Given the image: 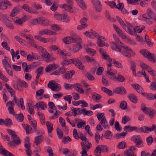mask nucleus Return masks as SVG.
Here are the masks:
<instances>
[{
	"mask_svg": "<svg viewBox=\"0 0 156 156\" xmlns=\"http://www.w3.org/2000/svg\"><path fill=\"white\" fill-rule=\"evenodd\" d=\"M46 126L47 127L48 133H51L53 129V126L52 124L50 122H46Z\"/></svg>",
	"mask_w": 156,
	"mask_h": 156,
	"instance_id": "nucleus-18",
	"label": "nucleus"
},
{
	"mask_svg": "<svg viewBox=\"0 0 156 156\" xmlns=\"http://www.w3.org/2000/svg\"><path fill=\"white\" fill-rule=\"evenodd\" d=\"M78 85H79V86L80 85L78 83H76L73 85L65 83L64 85V87L65 89L66 90H70L72 89V88L76 87V86Z\"/></svg>",
	"mask_w": 156,
	"mask_h": 156,
	"instance_id": "nucleus-17",
	"label": "nucleus"
},
{
	"mask_svg": "<svg viewBox=\"0 0 156 156\" xmlns=\"http://www.w3.org/2000/svg\"><path fill=\"white\" fill-rule=\"evenodd\" d=\"M23 86L21 84V83L20 81H19L17 83V85L16 86L14 85V87L16 88V87L17 89L21 91L23 90Z\"/></svg>",
	"mask_w": 156,
	"mask_h": 156,
	"instance_id": "nucleus-41",
	"label": "nucleus"
},
{
	"mask_svg": "<svg viewBox=\"0 0 156 156\" xmlns=\"http://www.w3.org/2000/svg\"><path fill=\"white\" fill-rule=\"evenodd\" d=\"M80 7L83 9H85L87 8L86 5L83 0H81L78 3Z\"/></svg>",
	"mask_w": 156,
	"mask_h": 156,
	"instance_id": "nucleus-50",
	"label": "nucleus"
},
{
	"mask_svg": "<svg viewBox=\"0 0 156 156\" xmlns=\"http://www.w3.org/2000/svg\"><path fill=\"white\" fill-rule=\"evenodd\" d=\"M61 21L68 23L69 21L70 18L66 15L63 14L62 16Z\"/></svg>",
	"mask_w": 156,
	"mask_h": 156,
	"instance_id": "nucleus-28",
	"label": "nucleus"
},
{
	"mask_svg": "<svg viewBox=\"0 0 156 156\" xmlns=\"http://www.w3.org/2000/svg\"><path fill=\"white\" fill-rule=\"evenodd\" d=\"M141 140L140 135L133 136L131 138V140L136 143L138 141Z\"/></svg>",
	"mask_w": 156,
	"mask_h": 156,
	"instance_id": "nucleus-31",
	"label": "nucleus"
},
{
	"mask_svg": "<svg viewBox=\"0 0 156 156\" xmlns=\"http://www.w3.org/2000/svg\"><path fill=\"white\" fill-rule=\"evenodd\" d=\"M27 104L28 105L27 108H28V111L29 113L30 114H34V112H33L34 108L33 105L30 103H27Z\"/></svg>",
	"mask_w": 156,
	"mask_h": 156,
	"instance_id": "nucleus-33",
	"label": "nucleus"
},
{
	"mask_svg": "<svg viewBox=\"0 0 156 156\" xmlns=\"http://www.w3.org/2000/svg\"><path fill=\"white\" fill-rule=\"evenodd\" d=\"M134 152L131 150L127 149L124 152V154L126 156H136L134 155Z\"/></svg>",
	"mask_w": 156,
	"mask_h": 156,
	"instance_id": "nucleus-35",
	"label": "nucleus"
},
{
	"mask_svg": "<svg viewBox=\"0 0 156 156\" xmlns=\"http://www.w3.org/2000/svg\"><path fill=\"white\" fill-rule=\"evenodd\" d=\"M0 154L5 156H16L5 149L2 150V152H1Z\"/></svg>",
	"mask_w": 156,
	"mask_h": 156,
	"instance_id": "nucleus-24",
	"label": "nucleus"
},
{
	"mask_svg": "<svg viewBox=\"0 0 156 156\" xmlns=\"http://www.w3.org/2000/svg\"><path fill=\"white\" fill-rule=\"evenodd\" d=\"M140 53H141L143 56L145 58H147L149 59L152 54L150 53L147 50L145 49H144L140 51Z\"/></svg>",
	"mask_w": 156,
	"mask_h": 156,
	"instance_id": "nucleus-11",
	"label": "nucleus"
},
{
	"mask_svg": "<svg viewBox=\"0 0 156 156\" xmlns=\"http://www.w3.org/2000/svg\"><path fill=\"white\" fill-rule=\"evenodd\" d=\"M7 131L9 134L11 135L12 139H15L16 137L18 136L16 134V132L11 129H8Z\"/></svg>",
	"mask_w": 156,
	"mask_h": 156,
	"instance_id": "nucleus-25",
	"label": "nucleus"
},
{
	"mask_svg": "<svg viewBox=\"0 0 156 156\" xmlns=\"http://www.w3.org/2000/svg\"><path fill=\"white\" fill-rule=\"evenodd\" d=\"M127 107V103L124 101H122L120 103V107L123 109H125Z\"/></svg>",
	"mask_w": 156,
	"mask_h": 156,
	"instance_id": "nucleus-51",
	"label": "nucleus"
},
{
	"mask_svg": "<svg viewBox=\"0 0 156 156\" xmlns=\"http://www.w3.org/2000/svg\"><path fill=\"white\" fill-rule=\"evenodd\" d=\"M13 140L9 141L8 144L10 147H15L20 144L21 143L20 140L18 136L16 137L15 139H13Z\"/></svg>",
	"mask_w": 156,
	"mask_h": 156,
	"instance_id": "nucleus-5",
	"label": "nucleus"
},
{
	"mask_svg": "<svg viewBox=\"0 0 156 156\" xmlns=\"http://www.w3.org/2000/svg\"><path fill=\"white\" fill-rule=\"evenodd\" d=\"M73 136L74 138L76 139H79V136L78 135L77 130L76 129H74L73 130Z\"/></svg>",
	"mask_w": 156,
	"mask_h": 156,
	"instance_id": "nucleus-60",
	"label": "nucleus"
},
{
	"mask_svg": "<svg viewBox=\"0 0 156 156\" xmlns=\"http://www.w3.org/2000/svg\"><path fill=\"white\" fill-rule=\"evenodd\" d=\"M121 52L122 54L126 57L129 58L131 56L130 50L125 49V50L122 51ZM131 53L132 52H131Z\"/></svg>",
	"mask_w": 156,
	"mask_h": 156,
	"instance_id": "nucleus-22",
	"label": "nucleus"
},
{
	"mask_svg": "<svg viewBox=\"0 0 156 156\" xmlns=\"http://www.w3.org/2000/svg\"><path fill=\"white\" fill-rule=\"evenodd\" d=\"M147 11L148 17L150 19L156 21V14L154 13L150 9H147Z\"/></svg>",
	"mask_w": 156,
	"mask_h": 156,
	"instance_id": "nucleus-9",
	"label": "nucleus"
},
{
	"mask_svg": "<svg viewBox=\"0 0 156 156\" xmlns=\"http://www.w3.org/2000/svg\"><path fill=\"white\" fill-rule=\"evenodd\" d=\"M117 80L119 82H123L125 81V78L121 75H118L117 77Z\"/></svg>",
	"mask_w": 156,
	"mask_h": 156,
	"instance_id": "nucleus-40",
	"label": "nucleus"
},
{
	"mask_svg": "<svg viewBox=\"0 0 156 156\" xmlns=\"http://www.w3.org/2000/svg\"><path fill=\"white\" fill-rule=\"evenodd\" d=\"M80 41H79L78 43V44L75 45L73 46V48L72 50V52L74 53L77 52L83 48L82 45V41L81 39H80Z\"/></svg>",
	"mask_w": 156,
	"mask_h": 156,
	"instance_id": "nucleus-7",
	"label": "nucleus"
},
{
	"mask_svg": "<svg viewBox=\"0 0 156 156\" xmlns=\"http://www.w3.org/2000/svg\"><path fill=\"white\" fill-rule=\"evenodd\" d=\"M49 30L48 29H44L40 31L39 34L41 35H43L44 34L49 35Z\"/></svg>",
	"mask_w": 156,
	"mask_h": 156,
	"instance_id": "nucleus-47",
	"label": "nucleus"
},
{
	"mask_svg": "<svg viewBox=\"0 0 156 156\" xmlns=\"http://www.w3.org/2000/svg\"><path fill=\"white\" fill-rule=\"evenodd\" d=\"M2 62L3 64L4 67L5 69L10 68L11 66L10 64L8 62V61L5 59H4L2 60Z\"/></svg>",
	"mask_w": 156,
	"mask_h": 156,
	"instance_id": "nucleus-36",
	"label": "nucleus"
},
{
	"mask_svg": "<svg viewBox=\"0 0 156 156\" xmlns=\"http://www.w3.org/2000/svg\"><path fill=\"white\" fill-rule=\"evenodd\" d=\"M145 97L147 99L150 100L156 99V94H154L150 93H147L145 95Z\"/></svg>",
	"mask_w": 156,
	"mask_h": 156,
	"instance_id": "nucleus-20",
	"label": "nucleus"
},
{
	"mask_svg": "<svg viewBox=\"0 0 156 156\" xmlns=\"http://www.w3.org/2000/svg\"><path fill=\"white\" fill-rule=\"evenodd\" d=\"M48 87L54 91H59L61 89L59 84L52 82H50L48 84Z\"/></svg>",
	"mask_w": 156,
	"mask_h": 156,
	"instance_id": "nucleus-3",
	"label": "nucleus"
},
{
	"mask_svg": "<svg viewBox=\"0 0 156 156\" xmlns=\"http://www.w3.org/2000/svg\"><path fill=\"white\" fill-rule=\"evenodd\" d=\"M106 77L105 76L102 75V83L105 84V86H107L108 85V81L106 80Z\"/></svg>",
	"mask_w": 156,
	"mask_h": 156,
	"instance_id": "nucleus-61",
	"label": "nucleus"
},
{
	"mask_svg": "<svg viewBox=\"0 0 156 156\" xmlns=\"http://www.w3.org/2000/svg\"><path fill=\"white\" fill-rule=\"evenodd\" d=\"M75 62H76V63L75 65L77 67L80 69L82 70H83L84 67L82 63L79 60V59L73 58L69 60H63L62 62L61 65L63 66H65L66 65L74 63Z\"/></svg>",
	"mask_w": 156,
	"mask_h": 156,
	"instance_id": "nucleus-1",
	"label": "nucleus"
},
{
	"mask_svg": "<svg viewBox=\"0 0 156 156\" xmlns=\"http://www.w3.org/2000/svg\"><path fill=\"white\" fill-rule=\"evenodd\" d=\"M113 92L121 95H125L126 92L125 88L122 87H119L115 88L113 90Z\"/></svg>",
	"mask_w": 156,
	"mask_h": 156,
	"instance_id": "nucleus-6",
	"label": "nucleus"
},
{
	"mask_svg": "<svg viewBox=\"0 0 156 156\" xmlns=\"http://www.w3.org/2000/svg\"><path fill=\"white\" fill-rule=\"evenodd\" d=\"M44 140V137L42 135H39L36 136L35 138V141L34 143L37 146L40 143H41Z\"/></svg>",
	"mask_w": 156,
	"mask_h": 156,
	"instance_id": "nucleus-13",
	"label": "nucleus"
},
{
	"mask_svg": "<svg viewBox=\"0 0 156 156\" xmlns=\"http://www.w3.org/2000/svg\"><path fill=\"white\" fill-rule=\"evenodd\" d=\"M12 124V120L10 119H6L5 121V125L6 126H11Z\"/></svg>",
	"mask_w": 156,
	"mask_h": 156,
	"instance_id": "nucleus-56",
	"label": "nucleus"
},
{
	"mask_svg": "<svg viewBox=\"0 0 156 156\" xmlns=\"http://www.w3.org/2000/svg\"><path fill=\"white\" fill-rule=\"evenodd\" d=\"M124 7V5L123 3H119L115 7V8L118 9L119 10H122Z\"/></svg>",
	"mask_w": 156,
	"mask_h": 156,
	"instance_id": "nucleus-63",
	"label": "nucleus"
},
{
	"mask_svg": "<svg viewBox=\"0 0 156 156\" xmlns=\"http://www.w3.org/2000/svg\"><path fill=\"white\" fill-rule=\"evenodd\" d=\"M105 3L110 6L112 8H115V7L116 6V3L113 1L105 2Z\"/></svg>",
	"mask_w": 156,
	"mask_h": 156,
	"instance_id": "nucleus-52",
	"label": "nucleus"
},
{
	"mask_svg": "<svg viewBox=\"0 0 156 156\" xmlns=\"http://www.w3.org/2000/svg\"><path fill=\"white\" fill-rule=\"evenodd\" d=\"M128 97L130 100L133 103H136L137 102V99L136 97L134 94H129Z\"/></svg>",
	"mask_w": 156,
	"mask_h": 156,
	"instance_id": "nucleus-26",
	"label": "nucleus"
},
{
	"mask_svg": "<svg viewBox=\"0 0 156 156\" xmlns=\"http://www.w3.org/2000/svg\"><path fill=\"white\" fill-rule=\"evenodd\" d=\"M130 63L131 69L132 70L133 75L135 76H136V66L134 62L131 61H130Z\"/></svg>",
	"mask_w": 156,
	"mask_h": 156,
	"instance_id": "nucleus-21",
	"label": "nucleus"
},
{
	"mask_svg": "<svg viewBox=\"0 0 156 156\" xmlns=\"http://www.w3.org/2000/svg\"><path fill=\"white\" fill-rule=\"evenodd\" d=\"M119 46H121V47L125 49L130 50L131 52L132 53H133V51L131 48H129L128 46H125L124 44L122 42H120V44H119Z\"/></svg>",
	"mask_w": 156,
	"mask_h": 156,
	"instance_id": "nucleus-53",
	"label": "nucleus"
},
{
	"mask_svg": "<svg viewBox=\"0 0 156 156\" xmlns=\"http://www.w3.org/2000/svg\"><path fill=\"white\" fill-rule=\"evenodd\" d=\"M145 105L144 104H143L142 105V106L144 107L143 108H142V110L145 113L147 114H148V113L150 110L147 107H145Z\"/></svg>",
	"mask_w": 156,
	"mask_h": 156,
	"instance_id": "nucleus-58",
	"label": "nucleus"
},
{
	"mask_svg": "<svg viewBox=\"0 0 156 156\" xmlns=\"http://www.w3.org/2000/svg\"><path fill=\"white\" fill-rule=\"evenodd\" d=\"M101 150L100 148L98 146L96 148L94 151V154L96 156H101Z\"/></svg>",
	"mask_w": 156,
	"mask_h": 156,
	"instance_id": "nucleus-42",
	"label": "nucleus"
},
{
	"mask_svg": "<svg viewBox=\"0 0 156 156\" xmlns=\"http://www.w3.org/2000/svg\"><path fill=\"white\" fill-rule=\"evenodd\" d=\"M146 140L148 145L149 146L151 145L153 141V139L152 136H150L147 137Z\"/></svg>",
	"mask_w": 156,
	"mask_h": 156,
	"instance_id": "nucleus-48",
	"label": "nucleus"
},
{
	"mask_svg": "<svg viewBox=\"0 0 156 156\" xmlns=\"http://www.w3.org/2000/svg\"><path fill=\"white\" fill-rule=\"evenodd\" d=\"M29 42L30 44H31L32 46H33L35 48H37V47L36 43L34 42V41L33 39V37H32V38L30 39Z\"/></svg>",
	"mask_w": 156,
	"mask_h": 156,
	"instance_id": "nucleus-55",
	"label": "nucleus"
},
{
	"mask_svg": "<svg viewBox=\"0 0 156 156\" xmlns=\"http://www.w3.org/2000/svg\"><path fill=\"white\" fill-rule=\"evenodd\" d=\"M137 129L136 126H126L124 128V130H128V132H132Z\"/></svg>",
	"mask_w": 156,
	"mask_h": 156,
	"instance_id": "nucleus-23",
	"label": "nucleus"
},
{
	"mask_svg": "<svg viewBox=\"0 0 156 156\" xmlns=\"http://www.w3.org/2000/svg\"><path fill=\"white\" fill-rule=\"evenodd\" d=\"M39 18H36L32 20L30 23V25L34 26L36 25L37 23L38 24Z\"/></svg>",
	"mask_w": 156,
	"mask_h": 156,
	"instance_id": "nucleus-57",
	"label": "nucleus"
},
{
	"mask_svg": "<svg viewBox=\"0 0 156 156\" xmlns=\"http://www.w3.org/2000/svg\"><path fill=\"white\" fill-rule=\"evenodd\" d=\"M39 21L38 24L41 26H45L49 25V21L43 17L39 18Z\"/></svg>",
	"mask_w": 156,
	"mask_h": 156,
	"instance_id": "nucleus-8",
	"label": "nucleus"
},
{
	"mask_svg": "<svg viewBox=\"0 0 156 156\" xmlns=\"http://www.w3.org/2000/svg\"><path fill=\"white\" fill-rule=\"evenodd\" d=\"M116 17L118 21L119 22L120 24L122 26V27H123V28H124V27H126V25L125 24L124 22L118 16H116Z\"/></svg>",
	"mask_w": 156,
	"mask_h": 156,
	"instance_id": "nucleus-45",
	"label": "nucleus"
},
{
	"mask_svg": "<svg viewBox=\"0 0 156 156\" xmlns=\"http://www.w3.org/2000/svg\"><path fill=\"white\" fill-rule=\"evenodd\" d=\"M75 73V71L74 70H73L68 71L63 76V78L66 79H71L73 75Z\"/></svg>",
	"mask_w": 156,
	"mask_h": 156,
	"instance_id": "nucleus-14",
	"label": "nucleus"
},
{
	"mask_svg": "<svg viewBox=\"0 0 156 156\" xmlns=\"http://www.w3.org/2000/svg\"><path fill=\"white\" fill-rule=\"evenodd\" d=\"M86 51L89 54L93 56L96 54V51L91 48H88L86 49Z\"/></svg>",
	"mask_w": 156,
	"mask_h": 156,
	"instance_id": "nucleus-32",
	"label": "nucleus"
},
{
	"mask_svg": "<svg viewBox=\"0 0 156 156\" xmlns=\"http://www.w3.org/2000/svg\"><path fill=\"white\" fill-rule=\"evenodd\" d=\"M81 58L83 59L85 58L87 61L88 62H93L95 60L93 58L90 57L88 56H82Z\"/></svg>",
	"mask_w": 156,
	"mask_h": 156,
	"instance_id": "nucleus-38",
	"label": "nucleus"
},
{
	"mask_svg": "<svg viewBox=\"0 0 156 156\" xmlns=\"http://www.w3.org/2000/svg\"><path fill=\"white\" fill-rule=\"evenodd\" d=\"M56 132L58 137L59 139H62L63 137V133L62 131L58 128L56 129Z\"/></svg>",
	"mask_w": 156,
	"mask_h": 156,
	"instance_id": "nucleus-39",
	"label": "nucleus"
},
{
	"mask_svg": "<svg viewBox=\"0 0 156 156\" xmlns=\"http://www.w3.org/2000/svg\"><path fill=\"white\" fill-rule=\"evenodd\" d=\"M43 67L42 66H40L36 69L35 72L37 73V74L42 75L43 74Z\"/></svg>",
	"mask_w": 156,
	"mask_h": 156,
	"instance_id": "nucleus-62",
	"label": "nucleus"
},
{
	"mask_svg": "<svg viewBox=\"0 0 156 156\" xmlns=\"http://www.w3.org/2000/svg\"><path fill=\"white\" fill-rule=\"evenodd\" d=\"M19 10L18 7H15L12 11L10 13V16L11 17H14L16 16L18 13Z\"/></svg>",
	"mask_w": 156,
	"mask_h": 156,
	"instance_id": "nucleus-29",
	"label": "nucleus"
},
{
	"mask_svg": "<svg viewBox=\"0 0 156 156\" xmlns=\"http://www.w3.org/2000/svg\"><path fill=\"white\" fill-rule=\"evenodd\" d=\"M103 106L101 104H97L95 105H94L91 107V109L93 110H94L97 108H101Z\"/></svg>",
	"mask_w": 156,
	"mask_h": 156,
	"instance_id": "nucleus-54",
	"label": "nucleus"
},
{
	"mask_svg": "<svg viewBox=\"0 0 156 156\" xmlns=\"http://www.w3.org/2000/svg\"><path fill=\"white\" fill-rule=\"evenodd\" d=\"M35 106L37 108H38L39 107L42 110H44L47 107L46 104L43 101L37 103Z\"/></svg>",
	"mask_w": 156,
	"mask_h": 156,
	"instance_id": "nucleus-12",
	"label": "nucleus"
},
{
	"mask_svg": "<svg viewBox=\"0 0 156 156\" xmlns=\"http://www.w3.org/2000/svg\"><path fill=\"white\" fill-rule=\"evenodd\" d=\"M115 40L116 41L117 44L114 42H112L111 43L112 48L114 50L121 52V49L118 44L119 45L120 44V42H121L119 41L118 38Z\"/></svg>",
	"mask_w": 156,
	"mask_h": 156,
	"instance_id": "nucleus-4",
	"label": "nucleus"
},
{
	"mask_svg": "<svg viewBox=\"0 0 156 156\" xmlns=\"http://www.w3.org/2000/svg\"><path fill=\"white\" fill-rule=\"evenodd\" d=\"M73 5H67L66 4H63L62 6V8L68 11L69 12H73V11L72 10L73 9L72 6Z\"/></svg>",
	"mask_w": 156,
	"mask_h": 156,
	"instance_id": "nucleus-27",
	"label": "nucleus"
},
{
	"mask_svg": "<svg viewBox=\"0 0 156 156\" xmlns=\"http://www.w3.org/2000/svg\"><path fill=\"white\" fill-rule=\"evenodd\" d=\"M126 27H124L125 30L131 35L134 34L136 33V30L128 22H126Z\"/></svg>",
	"mask_w": 156,
	"mask_h": 156,
	"instance_id": "nucleus-2",
	"label": "nucleus"
},
{
	"mask_svg": "<svg viewBox=\"0 0 156 156\" xmlns=\"http://www.w3.org/2000/svg\"><path fill=\"white\" fill-rule=\"evenodd\" d=\"M70 37H64L63 39V41L64 43L66 44H70Z\"/></svg>",
	"mask_w": 156,
	"mask_h": 156,
	"instance_id": "nucleus-64",
	"label": "nucleus"
},
{
	"mask_svg": "<svg viewBox=\"0 0 156 156\" xmlns=\"http://www.w3.org/2000/svg\"><path fill=\"white\" fill-rule=\"evenodd\" d=\"M100 148L101 151H104L105 152H107L108 151V148L106 146L100 145H98Z\"/></svg>",
	"mask_w": 156,
	"mask_h": 156,
	"instance_id": "nucleus-46",
	"label": "nucleus"
},
{
	"mask_svg": "<svg viewBox=\"0 0 156 156\" xmlns=\"http://www.w3.org/2000/svg\"><path fill=\"white\" fill-rule=\"evenodd\" d=\"M22 9H24L25 11L31 13H34V11L32 9V8L27 4L23 5L22 7Z\"/></svg>",
	"mask_w": 156,
	"mask_h": 156,
	"instance_id": "nucleus-16",
	"label": "nucleus"
},
{
	"mask_svg": "<svg viewBox=\"0 0 156 156\" xmlns=\"http://www.w3.org/2000/svg\"><path fill=\"white\" fill-rule=\"evenodd\" d=\"M96 10L98 12H100L102 10L101 5V2L94 5Z\"/></svg>",
	"mask_w": 156,
	"mask_h": 156,
	"instance_id": "nucleus-43",
	"label": "nucleus"
},
{
	"mask_svg": "<svg viewBox=\"0 0 156 156\" xmlns=\"http://www.w3.org/2000/svg\"><path fill=\"white\" fill-rule=\"evenodd\" d=\"M15 117L17 121L19 122H22L24 119V116L22 113H20V114H16Z\"/></svg>",
	"mask_w": 156,
	"mask_h": 156,
	"instance_id": "nucleus-30",
	"label": "nucleus"
},
{
	"mask_svg": "<svg viewBox=\"0 0 156 156\" xmlns=\"http://www.w3.org/2000/svg\"><path fill=\"white\" fill-rule=\"evenodd\" d=\"M112 62L115 66L118 68H123L121 63L119 62L116 61L115 59H113Z\"/></svg>",
	"mask_w": 156,
	"mask_h": 156,
	"instance_id": "nucleus-44",
	"label": "nucleus"
},
{
	"mask_svg": "<svg viewBox=\"0 0 156 156\" xmlns=\"http://www.w3.org/2000/svg\"><path fill=\"white\" fill-rule=\"evenodd\" d=\"M70 43H75L76 42L78 41H80L81 38L78 36L76 34H73L72 36L70 37Z\"/></svg>",
	"mask_w": 156,
	"mask_h": 156,
	"instance_id": "nucleus-10",
	"label": "nucleus"
},
{
	"mask_svg": "<svg viewBox=\"0 0 156 156\" xmlns=\"http://www.w3.org/2000/svg\"><path fill=\"white\" fill-rule=\"evenodd\" d=\"M150 88L152 90H156V80L155 81L152 83L150 85Z\"/></svg>",
	"mask_w": 156,
	"mask_h": 156,
	"instance_id": "nucleus-59",
	"label": "nucleus"
},
{
	"mask_svg": "<svg viewBox=\"0 0 156 156\" xmlns=\"http://www.w3.org/2000/svg\"><path fill=\"white\" fill-rule=\"evenodd\" d=\"M128 133L127 132H122L120 133H117L115 136V138L117 139L121 138L122 136H125Z\"/></svg>",
	"mask_w": 156,
	"mask_h": 156,
	"instance_id": "nucleus-37",
	"label": "nucleus"
},
{
	"mask_svg": "<svg viewBox=\"0 0 156 156\" xmlns=\"http://www.w3.org/2000/svg\"><path fill=\"white\" fill-rule=\"evenodd\" d=\"M98 39L100 40V41L98 42V44L99 47H102L105 46L107 47L109 46V45L105 42L103 41V40L100 38V37H98Z\"/></svg>",
	"mask_w": 156,
	"mask_h": 156,
	"instance_id": "nucleus-19",
	"label": "nucleus"
},
{
	"mask_svg": "<svg viewBox=\"0 0 156 156\" xmlns=\"http://www.w3.org/2000/svg\"><path fill=\"white\" fill-rule=\"evenodd\" d=\"M130 120V118L127 116H125L122 119V123L125 124Z\"/></svg>",
	"mask_w": 156,
	"mask_h": 156,
	"instance_id": "nucleus-49",
	"label": "nucleus"
},
{
	"mask_svg": "<svg viewBox=\"0 0 156 156\" xmlns=\"http://www.w3.org/2000/svg\"><path fill=\"white\" fill-rule=\"evenodd\" d=\"M127 147L126 143L124 141H122L119 143L117 146L118 148L120 149H123Z\"/></svg>",
	"mask_w": 156,
	"mask_h": 156,
	"instance_id": "nucleus-34",
	"label": "nucleus"
},
{
	"mask_svg": "<svg viewBox=\"0 0 156 156\" xmlns=\"http://www.w3.org/2000/svg\"><path fill=\"white\" fill-rule=\"evenodd\" d=\"M2 20L4 22L5 24L8 28L11 29H13L14 28V27L11 23V21L9 20H6V19H4V18H3Z\"/></svg>",
	"mask_w": 156,
	"mask_h": 156,
	"instance_id": "nucleus-15",
	"label": "nucleus"
}]
</instances>
